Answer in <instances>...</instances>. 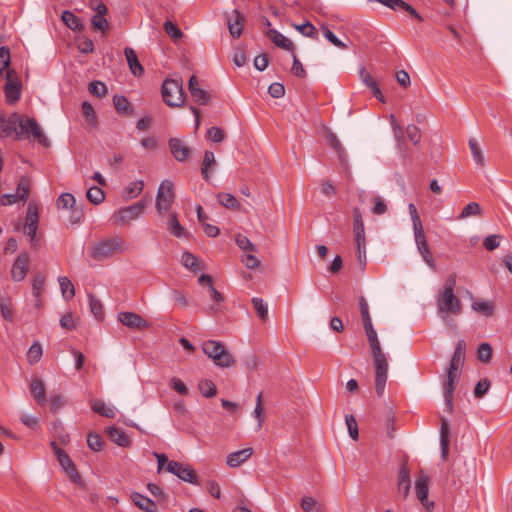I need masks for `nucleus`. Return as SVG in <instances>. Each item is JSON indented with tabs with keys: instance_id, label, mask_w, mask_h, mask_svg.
Segmentation results:
<instances>
[{
	"instance_id": "obj_1",
	"label": "nucleus",
	"mask_w": 512,
	"mask_h": 512,
	"mask_svg": "<svg viewBox=\"0 0 512 512\" xmlns=\"http://www.w3.org/2000/svg\"><path fill=\"white\" fill-rule=\"evenodd\" d=\"M32 136L42 146L50 145L49 139L45 136L42 129L34 118L24 119L17 113L9 117L0 116V137H15L16 139L29 138Z\"/></svg>"
},
{
	"instance_id": "obj_2",
	"label": "nucleus",
	"mask_w": 512,
	"mask_h": 512,
	"mask_svg": "<svg viewBox=\"0 0 512 512\" xmlns=\"http://www.w3.org/2000/svg\"><path fill=\"white\" fill-rule=\"evenodd\" d=\"M466 342L459 340L455 346L449 366L446 372V379L443 383L446 408L449 413L453 412V393L461 375V369L465 362Z\"/></svg>"
},
{
	"instance_id": "obj_3",
	"label": "nucleus",
	"mask_w": 512,
	"mask_h": 512,
	"mask_svg": "<svg viewBox=\"0 0 512 512\" xmlns=\"http://www.w3.org/2000/svg\"><path fill=\"white\" fill-rule=\"evenodd\" d=\"M455 286L456 274H451L436 295L437 312L445 322L450 320V316H457L462 311L460 299L454 294Z\"/></svg>"
},
{
	"instance_id": "obj_4",
	"label": "nucleus",
	"mask_w": 512,
	"mask_h": 512,
	"mask_svg": "<svg viewBox=\"0 0 512 512\" xmlns=\"http://www.w3.org/2000/svg\"><path fill=\"white\" fill-rule=\"evenodd\" d=\"M369 346L375 368V391L379 397H382L388 377L387 357L382 352L379 339L370 341Z\"/></svg>"
},
{
	"instance_id": "obj_5",
	"label": "nucleus",
	"mask_w": 512,
	"mask_h": 512,
	"mask_svg": "<svg viewBox=\"0 0 512 512\" xmlns=\"http://www.w3.org/2000/svg\"><path fill=\"white\" fill-rule=\"evenodd\" d=\"M203 352L213 360L214 364L228 368L236 364V359L225 349L220 341L208 340L203 343Z\"/></svg>"
},
{
	"instance_id": "obj_6",
	"label": "nucleus",
	"mask_w": 512,
	"mask_h": 512,
	"mask_svg": "<svg viewBox=\"0 0 512 512\" xmlns=\"http://www.w3.org/2000/svg\"><path fill=\"white\" fill-rule=\"evenodd\" d=\"M163 101L170 107H180L185 102L182 79L167 78L161 87Z\"/></svg>"
},
{
	"instance_id": "obj_7",
	"label": "nucleus",
	"mask_w": 512,
	"mask_h": 512,
	"mask_svg": "<svg viewBox=\"0 0 512 512\" xmlns=\"http://www.w3.org/2000/svg\"><path fill=\"white\" fill-rule=\"evenodd\" d=\"M127 248V243L121 237H113L97 243L91 255L95 260L102 261L110 258L115 253H124Z\"/></svg>"
},
{
	"instance_id": "obj_8",
	"label": "nucleus",
	"mask_w": 512,
	"mask_h": 512,
	"mask_svg": "<svg viewBox=\"0 0 512 512\" xmlns=\"http://www.w3.org/2000/svg\"><path fill=\"white\" fill-rule=\"evenodd\" d=\"M38 225L39 214L37 205L29 203L27 206L23 232L29 238L30 245L34 249L39 248V239L37 238Z\"/></svg>"
},
{
	"instance_id": "obj_9",
	"label": "nucleus",
	"mask_w": 512,
	"mask_h": 512,
	"mask_svg": "<svg viewBox=\"0 0 512 512\" xmlns=\"http://www.w3.org/2000/svg\"><path fill=\"white\" fill-rule=\"evenodd\" d=\"M175 199L174 184L170 180H163L158 188L156 196V210L160 215L168 212Z\"/></svg>"
},
{
	"instance_id": "obj_10",
	"label": "nucleus",
	"mask_w": 512,
	"mask_h": 512,
	"mask_svg": "<svg viewBox=\"0 0 512 512\" xmlns=\"http://www.w3.org/2000/svg\"><path fill=\"white\" fill-rule=\"evenodd\" d=\"M51 447L68 479L72 483L82 484L81 477L69 455L66 454L65 451L62 450L54 441L51 442Z\"/></svg>"
},
{
	"instance_id": "obj_11",
	"label": "nucleus",
	"mask_w": 512,
	"mask_h": 512,
	"mask_svg": "<svg viewBox=\"0 0 512 512\" xmlns=\"http://www.w3.org/2000/svg\"><path fill=\"white\" fill-rule=\"evenodd\" d=\"M166 468L168 472L172 473L185 482L191 484L197 483V474L190 465H185L181 462L171 460L167 463Z\"/></svg>"
},
{
	"instance_id": "obj_12",
	"label": "nucleus",
	"mask_w": 512,
	"mask_h": 512,
	"mask_svg": "<svg viewBox=\"0 0 512 512\" xmlns=\"http://www.w3.org/2000/svg\"><path fill=\"white\" fill-rule=\"evenodd\" d=\"M145 205L144 202L140 201L134 203L130 206L118 209L114 215L113 219L116 224H124L129 221H132L139 217V215L144 211Z\"/></svg>"
},
{
	"instance_id": "obj_13",
	"label": "nucleus",
	"mask_w": 512,
	"mask_h": 512,
	"mask_svg": "<svg viewBox=\"0 0 512 512\" xmlns=\"http://www.w3.org/2000/svg\"><path fill=\"white\" fill-rule=\"evenodd\" d=\"M353 232L357 245L358 258L361 260V247L366 246L365 227L361 211L358 207L353 209Z\"/></svg>"
},
{
	"instance_id": "obj_14",
	"label": "nucleus",
	"mask_w": 512,
	"mask_h": 512,
	"mask_svg": "<svg viewBox=\"0 0 512 512\" xmlns=\"http://www.w3.org/2000/svg\"><path fill=\"white\" fill-rule=\"evenodd\" d=\"M14 74L13 70H8L5 75V97L8 104L16 103L21 97V83L13 79Z\"/></svg>"
},
{
	"instance_id": "obj_15",
	"label": "nucleus",
	"mask_w": 512,
	"mask_h": 512,
	"mask_svg": "<svg viewBox=\"0 0 512 512\" xmlns=\"http://www.w3.org/2000/svg\"><path fill=\"white\" fill-rule=\"evenodd\" d=\"M225 18L231 37L239 38L243 32L245 16L238 9H234L231 14H226Z\"/></svg>"
},
{
	"instance_id": "obj_16",
	"label": "nucleus",
	"mask_w": 512,
	"mask_h": 512,
	"mask_svg": "<svg viewBox=\"0 0 512 512\" xmlns=\"http://www.w3.org/2000/svg\"><path fill=\"white\" fill-rule=\"evenodd\" d=\"M414 238H415V243H416L417 249H418L420 255L422 256L423 260L431 268H434V266H435L434 258L430 251L429 245L427 243V240H426V237L424 234V229L414 231Z\"/></svg>"
},
{
	"instance_id": "obj_17",
	"label": "nucleus",
	"mask_w": 512,
	"mask_h": 512,
	"mask_svg": "<svg viewBox=\"0 0 512 512\" xmlns=\"http://www.w3.org/2000/svg\"><path fill=\"white\" fill-rule=\"evenodd\" d=\"M29 256L26 252L21 253L15 259L11 268V278L15 282H20L25 279L28 273Z\"/></svg>"
},
{
	"instance_id": "obj_18",
	"label": "nucleus",
	"mask_w": 512,
	"mask_h": 512,
	"mask_svg": "<svg viewBox=\"0 0 512 512\" xmlns=\"http://www.w3.org/2000/svg\"><path fill=\"white\" fill-rule=\"evenodd\" d=\"M76 200L75 197L71 193H63L57 199L58 208L67 209L71 208L73 210V216L71 221L73 223L79 222L81 218H83L84 213L80 209L75 208Z\"/></svg>"
},
{
	"instance_id": "obj_19",
	"label": "nucleus",
	"mask_w": 512,
	"mask_h": 512,
	"mask_svg": "<svg viewBox=\"0 0 512 512\" xmlns=\"http://www.w3.org/2000/svg\"><path fill=\"white\" fill-rule=\"evenodd\" d=\"M369 2H378L394 11L404 10L418 21H422V17L418 12L404 0H368Z\"/></svg>"
},
{
	"instance_id": "obj_20",
	"label": "nucleus",
	"mask_w": 512,
	"mask_h": 512,
	"mask_svg": "<svg viewBox=\"0 0 512 512\" xmlns=\"http://www.w3.org/2000/svg\"><path fill=\"white\" fill-rule=\"evenodd\" d=\"M169 148L173 157L179 162L186 161L190 156V148L179 138H170Z\"/></svg>"
},
{
	"instance_id": "obj_21",
	"label": "nucleus",
	"mask_w": 512,
	"mask_h": 512,
	"mask_svg": "<svg viewBox=\"0 0 512 512\" xmlns=\"http://www.w3.org/2000/svg\"><path fill=\"white\" fill-rule=\"evenodd\" d=\"M118 320L125 326L134 329H144L148 327L147 322L134 312H120Z\"/></svg>"
},
{
	"instance_id": "obj_22",
	"label": "nucleus",
	"mask_w": 512,
	"mask_h": 512,
	"mask_svg": "<svg viewBox=\"0 0 512 512\" xmlns=\"http://www.w3.org/2000/svg\"><path fill=\"white\" fill-rule=\"evenodd\" d=\"M266 36L274 43L275 46L281 48L283 50L294 52L295 46L294 43L285 37L282 33L277 31L276 29L270 28L266 32Z\"/></svg>"
},
{
	"instance_id": "obj_23",
	"label": "nucleus",
	"mask_w": 512,
	"mask_h": 512,
	"mask_svg": "<svg viewBox=\"0 0 512 512\" xmlns=\"http://www.w3.org/2000/svg\"><path fill=\"white\" fill-rule=\"evenodd\" d=\"M417 498L424 506H428L429 478L421 472L415 482Z\"/></svg>"
},
{
	"instance_id": "obj_24",
	"label": "nucleus",
	"mask_w": 512,
	"mask_h": 512,
	"mask_svg": "<svg viewBox=\"0 0 512 512\" xmlns=\"http://www.w3.org/2000/svg\"><path fill=\"white\" fill-rule=\"evenodd\" d=\"M30 393L34 400L42 407L46 405V392H45V384L39 379H33L30 383Z\"/></svg>"
},
{
	"instance_id": "obj_25",
	"label": "nucleus",
	"mask_w": 512,
	"mask_h": 512,
	"mask_svg": "<svg viewBox=\"0 0 512 512\" xmlns=\"http://www.w3.org/2000/svg\"><path fill=\"white\" fill-rule=\"evenodd\" d=\"M124 54L131 73L136 77L142 76L144 74V68L139 62L136 52L132 48L126 47Z\"/></svg>"
},
{
	"instance_id": "obj_26",
	"label": "nucleus",
	"mask_w": 512,
	"mask_h": 512,
	"mask_svg": "<svg viewBox=\"0 0 512 512\" xmlns=\"http://www.w3.org/2000/svg\"><path fill=\"white\" fill-rule=\"evenodd\" d=\"M106 433L109 439L118 446L129 447L131 445V440L128 435L119 428L114 426L107 427Z\"/></svg>"
},
{
	"instance_id": "obj_27",
	"label": "nucleus",
	"mask_w": 512,
	"mask_h": 512,
	"mask_svg": "<svg viewBox=\"0 0 512 512\" xmlns=\"http://www.w3.org/2000/svg\"><path fill=\"white\" fill-rule=\"evenodd\" d=\"M252 453H253L252 448H245V449L230 453L227 456L226 463L229 467H233V468L238 467L243 462H245L247 459H249L251 457Z\"/></svg>"
},
{
	"instance_id": "obj_28",
	"label": "nucleus",
	"mask_w": 512,
	"mask_h": 512,
	"mask_svg": "<svg viewBox=\"0 0 512 512\" xmlns=\"http://www.w3.org/2000/svg\"><path fill=\"white\" fill-rule=\"evenodd\" d=\"M0 314L4 321H14V307L12 299L7 294L0 295Z\"/></svg>"
},
{
	"instance_id": "obj_29",
	"label": "nucleus",
	"mask_w": 512,
	"mask_h": 512,
	"mask_svg": "<svg viewBox=\"0 0 512 512\" xmlns=\"http://www.w3.org/2000/svg\"><path fill=\"white\" fill-rule=\"evenodd\" d=\"M398 492L406 498L410 492L411 488V480H410V472L406 465H403L399 470V479H398Z\"/></svg>"
},
{
	"instance_id": "obj_30",
	"label": "nucleus",
	"mask_w": 512,
	"mask_h": 512,
	"mask_svg": "<svg viewBox=\"0 0 512 512\" xmlns=\"http://www.w3.org/2000/svg\"><path fill=\"white\" fill-rule=\"evenodd\" d=\"M391 126L394 134V138L397 143L398 150L402 155L406 156V142L404 140V132L400 124L396 121L394 115H391Z\"/></svg>"
},
{
	"instance_id": "obj_31",
	"label": "nucleus",
	"mask_w": 512,
	"mask_h": 512,
	"mask_svg": "<svg viewBox=\"0 0 512 512\" xmlns=\"http://www.w3.org/2000/svg\"><path fill=\"white\" fill-rule=\"evenodd\" d=\"M440 446L441 457L443 460H446L449 452V426L447 420L444 418H441Z\"/></svg>"
},
{
	"instance_id": "obj_32",
	"label": "nucleus",
	"mask_w": 512,
	"mask_h": 512,
	"mask_svg": "<svg viewBox=\"0 0 512 512\" xmlns=\"http://www.w3.org/2000/svg\"><path fill=\"white\" fill-rule=\"evenodd\" d=\"M91 409L98 413L99 415L106 417V418H114L115 417V411L114 408L108 406L104 401L102 400H92L90 402Z\"/></svg>"
},
{
	"instance_id": "obj_33",
	"label": "nucleus",
	"mask_w": 512,
	"mask_h": 512,
	"mask_svg": "<svg viewBox=\"0 0 512 512\" xmlns=\"http://www.w3.org/2000/svg\"><path fill=\"white\" fill-rule=\"evenodd\" d=\"M131 500L133 501L135 506H137L139 509L145 512H151L155 507V503L153 500L138 492H133L131 494Z\"/></svg>"
},
{
	"instance_id": "obj_34",
	"label": "nucleus",
	"mask_w": 512,
	"mask_h": 512,
	"mask_svg": "<svg viewBox=\"0 0 512 512\" xmlns=\"http://www.w3.org/2000/svg\"><path fill=\"white\" fill-rule=\"evenodd\" d=\"M61 293L65 300H71L75 295V288L71 280L66 276H60L58 278Z\"/></svg>"
},
{
	"instance_id": "obj_35",
	"label": "nucleus",
	"mask_w": 512,
	"mask_h": 512,
	"mask_svg": "<svg viewBox=\"0 0 512 512\" xmlns=\"http://www.w3.org/2000/svg\"><path fill=\"white\" fill-rule=\"evenodd\" d=\"M62 21L72 30L74 31H82L84 29V25L82 24L80 18L75 16L70 11H64L62 13Z\"/></svg>"
},
{
	"instance_id": "obj_36",
	"label": "nucleus",
	"mask_w": 512,
	"mask_h": 512,
	"mask_svg": "<svg viewBox=\"0 0 512 512\" xmlns=\"http://www.w3.org/2000/svg\"><path fill=\"white\" fill-rule=\"evenodd\" d=\"M292 26L303 36L309 37V38H312L315 40L318 39V31L315 28V26L309 21H306L303 24H292Z\"/></svg>"
},
{
	"instance_id": "obj_37",
	"label": "nucleus",
	"mask_w": 512,
	"mask_h": 512,
	"mask_svg": "<svg viewBox=\"0 0 512 512\" xmlns=\"http://www.w3.org/2000/svg\"><path fill=\"white\" fill-rule=\"evenodd\" d=\"M113 105L119 113L128 115L132 112L129 100L123 95H115L113 97Z\"/></svg>"
},
{
	"instance_id": "obj_38",
	"label": "nucleus",
	"mask_w": 512,
	"mask_h": 512,
	"mask_svg": "<svg viewBox=\"0 0 512 512\" xmlns=\"http://www.w3.org/2000/svg\"><path fill=\"white\" fill-rule=\"evenodd\" d=\"M216 164L214 153L212 151H205L201 174L203 178L208 181L210 178L209 170Z\"/></svg>"
},
{
	"instance_id": "obj_39",
	"label": "nucleus",
	"mask_w": 512,
	"mask_h": 512,
	"mask_svg": "<svg viewBox=\"0 0 512 512\" xmlns=\"http://www.w3.org/2000/svg\"><path fill=\"white\" fill-rule=\"evenodd\" d=\"M217 199L221 205L227 209L239 210L240 204L237 199L230 193H219Z\"/></svg>"
},
{
	"instance_id": "obj_40",
	"label": "nucleus",
	"mask_w": 512,
	"mask_h": 512,
	"mask_svg": "<svg viewBox=\"0 0 512 512\" xmlns=\"http://www.w3.org/2000/svg\"><path fill=\"white\" fill-rule=\"evenodd\" d=\"M251 302L260 320L265 322L268 318L267 303L262 298L259 297H253Z\"/></svg>"
},
{
	"instance_id": "obj_41",
	"label": "nucleus",
	"mask_w": 512,
	"mask_h": 512,
	"mask_svg": "<svg viewBox=\"0 0 512 512\" xmlns=\"http://www.w3.org/2000/svg\"><path fill=\"white\" fill-rule=\"evenodd\" d=\"M30 180L27 177H21L17 185V195L19 200L25 203L30 193Z\"/></svg>"
},
{
	"instance_id": "obj_42",
	"label": "nucleus",
	"mask_w": 512,
	"mask_h": 512,
	"mask_svg": "<svg viewBox=\"0 0 512 512\" xmlns=\"http://www.w3.org/2000/svg\"><path fill=\"white\" fill-rule=\"evenodd\" d=\"M143 187L144 183L142 180L133 181L124 189V196L128 199H133L143 191Z\"/></svg>"
},
{
	"instance_id": "obj_43",
	"label": "nucleus",
	"mask_w": 512,
	"mask_h": 512,
	"mask_svg": "<svg viewBox=\"0 0 512 512\" xmlns=\"http://www.w3.org/2000/svg\"><path fill=\"white\" fill-rule=\"evenodd\" d=\"M474 161L479 166H484V156L478 142L474 138H470L468 142Z\"/></svg>"
},
{
	"instance_id": "obj_44",
	"label": "nucleus",
	"mask_w": 512,
	"mask_h": 512,
	"mask_svg": "<svg viewBox=\"0 0 512 512\" xmlns=\"http://www.w3.org/2000/svg\"><path fill=\"white\" fill-rule=\"evenodd\" d=\"M10 50L6 46L0 47V74L5 77L6 71L10 70Z\"/></svg>"
},
{
	"instance_id": "obj_45",
	"label": "nucleus",
	"mask_w": 512,
	"mask_h": 512,
	"mask_svg": "<svg viewBox=\"0 0 512 512\" xmlns=\"http://www.w3.org/2000/svg\"><path fill=\"white\" fill-rule=\"evenodd\" d=\"M198 388L201 394L206 398H211L217 393L216 385L208 379L201 380L198 384Z\"/></svg>"
},
{
	"instance_id": "obj_46",
	"label": "nucleus",
	"mask_w": 512,
	"mask_h": 512,
	"mask_svg": "<svg viewBox=\"0 0 512 512\" xmlns=\"http://www.w3.org/2000/svg\"><path fill=\"white\" fill-rule=\"evenodd\" d=\"M181 263L186 268H188L194 272H197L200 269L198 258L194 254L187 252V251L182 254Z\"/></svg>"
},
{
	"instance_id": "obj_47",
	"label": "nucleus",
	"mask_w": 512,
	"mask_h": 512,
	"mask_svg": "<svg viewBox=\"0 0 512 512\" xmlns=\"http://www.w3.org/2000/svg\"><path fill=\"white\" fill-rule=\"evenodd\" d=\"M42 355V346L38 342H34L27 352V360L30 364H35L40 361Z\"/></svg>"
},
{
	"instance_id": "obj_48",
	"label": "nucleus",
	"mask_w": 512,
	"mask_h": 512,
	"mask_svg": "<svg viewBox=\"0 0 512 512\" xmlns=\"http://www.w3.org/2000/svg\"><path fill=\"white\" fill-rule=\"evenodd\" d=\"M208 292L211 300L215 303V305L211 306L212 313H218L221 311L220 304L224 302V296L213 285H210Z\"/></svg>"
},
{
	"instance_id": "obj_49",
	"label": "nucleus",
	"mask_w": 512,
	"mask_h": 512,
	"mask_svg": "<svg viewBox=\"0 0 512 512\" xmlns=\"http://www.w3.org/2000/svg\"><path fill=\"white\" fill-rule=\"evenodd\" d=\"M262 392H260L257 395L256 398V406L253 411L254 418L257 419V428L256 430L259 431L262 428L263 421H264V413H263V405H262Z\"/></svg>"
},
{
	"instance_id": "obj_50",
	"label": "nucleus",
	"mask_w": 512,
	"mask_h": 512,
	"mask_svg": "<svg viewBox=\"0 0 512 512\" xmlns=\"http://www.w3.org/2000/svg\"><path fill=\"white\" fill-rule=\"evenodd\" d=\"M87 199L93 204H100L105 198L103 190L98 186H92L87 190Z\"/></svg>"
},
{
	"instance_id": "obj_51",
	"label": "nucleus",
	"mask_w": 512,
	"mask_h": 512,
	"mask_svg": "<svg viewBox=\"0 0 512 512\" xmlns=\"http://www.w3.org/2000/svg\"><path fill=\"white\" fill-rule=\"evenodd\" d=\"M89 307L92 312V314L97 319H101L103 317L104 311H103V305L101 301L93 294H89Z\"/></svg>"
},
{
	"instance_id": "obj_52",
	"label": "nucleus",
	"mask_w": 512,
	"mask_h": 512,
	"mask_svg": "<svg viewBox=\"0 0 512 512\" xmlns=\"http://www.w3.org/2000/svg\"><path fill=\"white\" fill-rule=\"evenodd\" d=\"M477 357L483 363H489L492 358V347L489 343H481L477 349Z\"/></svg>"
},
{
	"instance_id": "obj_53",
	"label": "nucleus",
	"mask_w": 512,
	"mask_h": 512,
	"mask_svg": "<svg viewBox=\"0 0 512 512\" xmlns=\"http://www.w3.org/2000/svg\"><path fill=\"white\" fill-rule=\"evenodd\" d=\"M481 212V207L477 202H470L463 208L459 215V219H464L470 216H479L481 215Z\"/></svg>"
},
{
	"instance_id": "obj_54",
	"label": "nucleus",
	"mask_w": 512,
	"mask_h": 512,
	"mask_svg": "<svg viewBox=\"0 0 512 512\" xmlns=\"http://www.w3.org/2000/svg\"><path fill=\"white\" fill-rule=\"evenodd\" d=\"M87 445L91 450L98 452L102 450L104 442L99 434L90 432L87 435Z\"/></svg>"
},
{
	"instance_id": "obj_55",
	"label": "nucleus",
	"mask_w": 512,
	"mask_h": 512,
	"mask_svg": "<svg viewBox=\"0 0 512 512\" xmlns=\"http://www.w3.org/2000/svg\"><path fill=\"white\" fill-rule=\"evenodd\" d=\"M168 229L176 237L184 236L185 230H184L183 226L180 224V222L178 221L176 214L171 215V217L168 221Z\"/></svg>"
},
{
	"instance_id": "obj_56",
	"label": "nucleus",
	"mask_w": 512,
	"mask_h": 512,
	"mask_svg": "<svg viewBox=\"0 0 512 512\" xmlns=\"http://www.w3.org/2000/svg\"><path fill=\"white\" fill-rule=\"evenodd\" d=\"M237 246L243 251H257L256 245L253 244L249 238L243 234H237L235 237Z\"/></svg>"
},
{
	"instance_id": "obj_57",
	"label": "nucleus",
	"mask_w": 512,
	"mask_h": 512,
	"mask_svg": "<svg viewBox=\"0 0 512 512\" xmlns=\"http://www.w3.org/2000/svg\"><path fill=\"white\" fill-rule=\"evenodd\" d=\"M82 110H83V114H84L87 122L92 127H96L97 126V117H96L93 106L88 101H84L82 103Z\"/></svg>"
},
{
	"instance_id": "obj_58",
	"label": "nucleus",
	"mask_w": 512,
	"mask_h": 512,
	"mask_svg": "<svg viewBox=\"0 0 512 512\" xmlns=\"http://www.w3.org/2000/svg\"><path fill=\"white\" fill-rule=\"evenodd\" d=\"M301 508L305 512H320V504L310 496H304L301 499Z\"/></svg>"
},
{
	"instance_id": "obj_59",
	"label": "nucleus",
	"mask_w": 512,
	"mask_h": 512,
	"mask_svg": "<svg viewBox=\"0 0 512 512\" xmlns=\"http://www.w3.org/2000/svg\"><path fill=\"white\" fill-rule=\"evenodd\" d=\"M163 28L165 32L173 39L178 40L183 37V33L180 30V28L171 22L170 20H167L164 22Z\"/></svg>"
},
{
	"instance_id": "obj_60",
	"label": "nucleus",
	"mask_w": 512,
	"mask_h": 512,
	"mask_svg": "<svg viewBox=\"0 0 512 512\" xmlns=\"http://www.w3.org/2000/svg\"><path fill=\"white\" fill-rule=\"evenodd\" d=\"M405 133L409 141L413 143V145L417 146L421 141V132L420 129L414 125L410 124L406 127Z\"/></svg>"
},
{
	"instance_id": "obj_61",
	"label": "nucleus",
	"mask_w": 512,
	"mask_h": 512,
	"mask_svg": "<svg viewBox=\"0 0 512 512\" xmlns=\"http://www.w3.org/2000/svg\"><path fill=\"white\" fill-rule=\"evenodd\" d=\"M322 32L324 37L334 46L340 49H347V45L342 42L329 28L323 26Z\"/></svg>"
},
{
	"instance_id": "obj_62",
	"label": "nucleus",
	"mask_w": 512,
	"mask_h": 512,
	"mask_svg": "<svg viewBox=\"0 0 512 512\" xmlns=\"http://www.w3.org/2000/svg\"><path fill=\"white\" fill-rule=\"evenodd\" d=\"M88 90L91 94L97 97H103L107 93L106 85L101 81H92L89 83Z\"/></svg>"
},
{
	"instance_id": "obj_63",
	"label": "nucleus",
	"mask_w": 512,
	"mask_h": 512,
	"mask_svg": "<svg viewBox=\"0 0 512 512\" xmlns=\"http://www.w3.org/2000/svg\"><path fill=\"white\" fill-rule=\"evenodd\" d=\"M207 139L214 143H220L225 139V133L221 128L213 126L207 131Z\"/></svg>"
},
{
	"instance_id": "obj_64",
	"label": "nucleus",
	"mask_w": 512,
	"mask_h": 512,
	"mask_svg": "<svg viewBox=\"0 0 512 512\" xmlns=\"http://www.w3.org/2000/svg\"><path fill=\"white\" fill-rule=\"evenodd\" d=\"M473 310L485 315L490 316L493 313V305L487 301H478L472 304Z\"/></svg>"
}]
</instances>
